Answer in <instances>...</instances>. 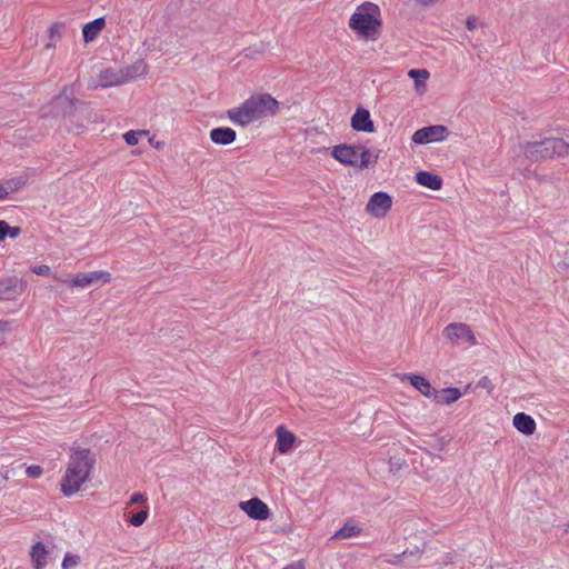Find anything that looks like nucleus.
<instances>
[{
	"instance_id": "nucleus-16",
	"label": "nucleus",
	"mask_w": 569,
	"mask_h": 569,
	"mask_svg": "<svg viewBox=\"0 0 569 569\" xmlns=\"http://www.w3.org/2000/svg\"><path fill=\"white\" fill-rule=\"evenodd\" d=\"M99 81L102 87H112L126 83V78H123L122 69L120 70H111L106 69L99 76Z\"/></svg>"
},
{
	"instance_id": "nucleus-7",
	"label": "nucleus",
	"mask_w": 569,
	"mask_h": 569,
	"mask_svg": "<svg viewBox=\"0 0 569 569\" xmlns=\"http://www.w3.org/2000/svg\"><path fill=\"white\" fill-rule=\"evenodd\" d=\"M443 336L452 342L465 341L471 346L476 345V337L470 327L466 323L453 322L448 325L443 329Z\"/></svg>"
},
{
	"instance_id": "nucleus-43",
	"label": "nucleus",
	"mask_w": 569,
	"mask_h": 569,
	"mask_svg": "<svg viewBox=\"0 0 569 569\" xmlns=\"http://www.w3.org/2000/svg\"><path fill=\"white\" fill-rule=\"evenodd\" d=\"M418 1L422 4H430V3L435 2L436 0H418Z\"/></svg>"
},
{
	"instance_id": "nucleus-40",
	"label": "nucleus",
	"mask_w": 569,
	"mask_h": 569,
	"mask_svg": "<svg viewBox=\"0 0 569 569\" xmlns=\"http://www.w3.org/2000/svg\"><path fill=\"white\" fill-rule=\"evenodd\" d=\"M10 330V322L6 320H0V331L6 332Z\"/></svg>"
},
{
	"instance_id": "nucleus-24",
	"label": "nucleus",
	"mask_w": 569,
	"mask_h": 569,
	"mask_svg": "<svg viewBox=\"0 0 569 569\" xmlns=\"http://www.w3.org/2000/svg\"><path fill=\"white\" fill-rule=\"evenodd\" d=\"M148 66L144 61L138 60L133 64L122 69L126 82L132 81L147 72Z\"/></svg>"
},
{
	"instance_id": "nucleus-38",
	"label": "nucleus",
	"mask_w": 569,
	"mask_h": 569,
	"mask_svg": "<svg viewBox=\"0 0 569 569\" xmlns=\"http://www.w3.org/2000/svg\"><path fill=\"white\" fill-rule=\"evenodd\" d=\"M21 233V228L20 227H11L10 226V230L8 231L7 236H9L10 238L14 239L17 237H19Z\"/></svg>"
},
{
	"instance_id": "nucleus-34",
	"label": "nucleus",
	"mask_w": 569,
	"mask_h": 569,
	"mask_svg": "<svg viewBox=\"0 0 569 569\" xmlns=\"http://www.w3.org/2000/svg\"><path fill=\"white\" fill-rule=\"evenodd\" d=\"M10 226L7 221L0 220V241H3L7 237Z\"/></svg>"
},
{
	"instance_id": "nucleus-17",
	"label": "nucleus",
	"mask_w": 569,
	"mask_h": 569,
	"mask_svg": "<svg viewBox=\"0 0 569 569\" xmlns=\"http://www.w3.org/2000/svg\"><path fill=\"white\" fill-rule=\"evenodd\" d=\"M295 435L287 430L284 427L280 426L277 429V448L280 453H287L293 442H295Z\"/></svg>"
},
{
	"instance_id": "nucleus-13",
	"label": "nucleus",
	"mask_w": 569,
	"mask_h": 569,
	"mask_svg": "<svg viewBox=\"0 0 569 569\" xmlns=\"http://www.w3.org/2000/svg\"><path fill=\"white\" fill-rule=\"evenodd\" d=\"M351 127L357 131L373 132L375 126L367 109L358 108L351 118Z\"/></svg>"
},
{
	"instance_id": "nucleus-23",
	"label": "nucleus",
	"mask_w": 569,
	"mask_h": 569,
	"mask_svg": "<svg viewBox=\"0 0 569 569\" xmlns=\"http://www.w3.org/2000/svg\"><path fill=\"white\" fill-rule=\"evenodd\" d=\"M48 551L41 542H37L32 546L30 556L33 562L34 569H43L47 566Z\"/></svg>"
},
{
	"instance_id": "nucleus-36",
	"label": "nucleus",
	"mask_w": 569,
	"mask_h": 569,
	"mask_svg": "<svg viewBox=\"0 0 569 569\" xmlns=\"http://www.w3.org/2000/svg\"><path fill=\"white\" fill-rule=\"evenodd\" d=\"M146 501V496L143 493H140V492H136L131 496V499H130V502L131 503H141Z\"/></svg>"
},
{
	"instance_id": "nucleus-5",
	"label": "nucleus",
	"mask_w": 569,
	"mask_h": 569,
	"mask_svg": "<svg viewBox=\"0 0 569 569\" xmlns=\"http://www.w3.org/2000/svg\"><path fill=\"white\" fill-rule=\"evenodd\" d=\"M111 274L108 271H92L87 273H77L74 276H67L64 278L54 274V279L64 283H70L72 287L88 288L97 283H106L110 280Z\"/></svg>"
},
{
	"instance_id": "nucleus-9",
	"label": "nucleus",
	"mask_w": 569,
	"mask_h": 569,
	"mask_svg": "<svg viewBox=\"0 0 569 569\" xmlns=\"http://www.w3.org/2000/svg\"><path fill=\"white\" fill-rule=\"evenodd\" d=\"M361 144H339L332 149V157L339 162L352 167H357L358 156Z\"/></svg>"
},
{
	"instance_id": "nucleus-41",
	"label": "nucleus",
	"mask_w": 569,
	"mask_h": 569,
	"mask_svg": "<svg viewBox=\"0 0 569 569\" xmlns=\"http://www.w3.org/2000/svg\"><path fill=\"white\" fill-rule=\"evenodd\" d=\"M9 479L8 475L0 471V487L4 486L7 480Z\"/></svg>"
},
{
	"instance_id": "nucleus-29",
	"label": "nucleus",
	"mask_w": 569,
	"mask_h": 569,
	"mask_svg": "<svg viewBox=\"0 0 569 569\" xmlns=\"http://www.w3.org/2000/svg\"><path fill=\"white\" fill-rule=\"evenodd\" d=\"M148 134V131L141 130V131H128L123 134L124 141L129 146H136L138 143V136Z\"/></svg>"
},
{
	"instance_id": "nucleus-37",
	"label": "nucleus",
	"mask_w": 569,
	"mask_h": 569,
	"mask_svg": "<svg viewBox=\"0 0 569 569\" xmlns=\"http://www.w3.org/2000/svg\"><path fill=\"white\" fill-rule=\"evenodd\" d=\"M565 256V260L558 262V268L560 269L569 268V247L566 248Z\"/></svg>"
},
{
	"instance_id": "nucleus-1",
	"label": "nucleus",
	"mask_w": 569,
	"mask_h": 569,
	"mask_svg": "<svg viewBox=\"0 0 569 569\" xmlns=\"http://www.w3.org/2000/svg\"><path fill=\"white\" fill-rule=\"evenodd\" d=\"M94 463L96 457L89 449H73L61 480L62 493L67 497L77 493L81 486L90 479Z\"/></svg>"
},
{
	"instance_id": "nucleus-18",
	"label": "nucleus",
	"mask_w": 569,
	"mask_h": 569,
	"mask_svg": "<svg viewBox=\"0 0 569 569\" xmlns=\"http://www.w3.org/2000/svg\"><path fill=\"white\" fill-rule=\"evenodd\" d=\"M361 527L355 520H348L343 527L331 536V540H342L357 537L361 533Z\"/></svg>"
},
{
	"instance_id": "nucleus-27",
	"label": "nucleus",
	"mask_w": 569,
	"mask_h": 569,
	"mask_svg": "<svg viewBox=\"0 0 569 569\" xmlns=\"http://www.w3.org/2000/svg\"><path fill=\"white\" fill-rule=\"evenodd\" d=\"M408 76L416 80L417 91H425V81L429 78V72L426 69H411L409 70Z\"/></svg>"
},
{
	"instance_id": "nucleus-19",
	"label": "nucleus",
	"mask_w": 569,
	"mask_h": 569,
	"mask_svg": "<svg viewBox=\"0 0 569 569\" xmlns=\"http://www.w3.org/2000/svg\"><path fill=\"white\" fill-rule=\"evenodd\" d=\"M416 180L419 184L431 190H440L442 187V179L429 171H420L416 174Z\"/></svg>"
},
{
	"instance_id": "nucleus-20",
	"label": "nucleus",
	"mask_w": 569,
	"mask_h": 569,
	"mask_svg": "<svg viewBox=\"0 0 569 569\" xmlns=\"http://www.w3.org/2000/svg\"><path fill=\"white\" fill-rule=\"evenodd\" d=\"M380 150H369L361 146L356 168L365 169L377 163Z\"/></svg>"
},
{
	"instance_id": "nucleus-26",
	"label": "nucleus",
	"mask_w": 569,
	"mask_h": 569,
	"mask_svg": "<svg viewBox=\"0 0 569 569\" xmlns=\"http://www.w3.org/2000/svg\"><path fill=\"white\" fill-rule=\"evenodd\" d=\"M406 378L410 380V383L419 390L423 396L430 397L432 395V387L430 382L423 378L422 376L418 375H406Z\"/></svg>"
},
{
	"instance_id": "nucleus-44",
	"label": "nucleus",
	"mask_w": 569,
	"mask_h": 569,
	"mask_svg": "<svg viewBox=\"0 0 569 569\" xmlns=\"http://www.w3.org/2000/svg\"><path fill=\"white\" fill-rule=\"evenodd\" d=\"M52 47H53V44H52V43H48V44H47V48H52Z\"/></svg>"
},
{
	"instance_id": "nucleus-39",
	"label": "nucleus",
	"mask_w": 569,
	"mask_h": 569,
	"mask_svg": "<svg viewBox=\"0 0 569 569\" xmlns=\"http://www.w3.org/2000/svg\"><path fill=\"white\" fill-rule=\"evenodd\" d=\"M468 30H475L477 28V19L475 17H468L466 21Z\"/></svg>"
},
{
	"instance_id": "nucleus-30",
	"label": "nucleus",
	"mask_w": 569,
	"mask_h": 569,
	"mask_svg": "<svg viewBox=\"0 0 569 569\" xmlns=\"http://www.w3.org/2000/svg\"><path fill=\"white\" fill-rule=\"evenodd\" d=\"M80 562V557L77 555L67 553L62 561V569L76 568Z\"/></svg>"
},
{
	"instance_id": "nucleus-33",
	"label": "nucleus",
	"mask_w": 569,
	"mask_h": 569,
	"mask_svg": "<svg viewBox=\"0 0 569 569\" xmlns=\"http://www.w3.org/2000/svg\"><path fill=\"white\" fill-rule=\"evenodd\" d=\"M32 271L38 276H47L50 273V267L47 264H39L33 267Z\"/></svg>"
},
{
	"instance_id": "nucleus-8",
	"label": "nucleus",
	"mask_w": 569,
	"mask_h": 569,
	"mask_svg": "<svg viewBox=\"0 0 569 569\" xmlns=\"http://www.w3.org/2000/svg\"><path fill=\"white\" fill-rule=\"evenodd\" d=\"M392 206V199L386 192L373 193L366 207L368 213L376 218H383Z\"/></svg>"
},
{
	"instance_id": "nucleus-3",
	"label": "nucleus",
	"mask_w": 569,
	"mask_h": 569,
	"mask_svg": "<svg viewBox=\"0 0 569 569\" xmlns=\"http://www.w3.org/2000/svg\"><path fill=\"white\" fill-rule=\"evenodd\" d=\"M525 154L535 160H543L552 157H569V143L560 138H548L542 141L528 142L525 146Z\"/></svg>"
},
{
	"instance_id": "nucleus-25",
	"label": "nucleus",
	"mask_w": 569,
	"mask_h": 569,
	"mask_svg": "<svg viewBox=\"0 0 569 569\" xmlns=\"http://www.w3.org/2000/svg\"><path fill=\"white\" fill-rule=\"evenodd\" d=\"M421 552L419 548H415L412 550H405L401 553H397L392 556V559L389 562L396 563H412L420 559Z\"/></svg>"
},
{
	"instance_id": "nucleus-35",
	"label": "nucleus",
	"mask_w": 569,
	"mask_h": 569,
	"mask_svg": "<svg viewBox=\"0 0 569 569\" xmlns=\"http://www.w3.org/2000/svg\"><path fill=\"white\" fill-rule=\"evenodd\" d=\"M61 29H62V24L60 23H54L53 26H51L49 32H50V38L53 39L54 37H58L60 38L61 37Z\"/></svg>"
},
{
	"instance_id": "nucleus-14",
	"label": "nucleus",
	"mask_w": 569,
	"mask_h": 569,
	"mask_svg": "<svg viewBox=\"0 0 569 569\" xmlns=\"http://www.w3.org/2000/svg\"><path fill=\"white\" fill-rule=\"evenodd\" d=\"M513 426L519 432L526 436H531L536 431V421L531 416L525 412H518L515 415Z\"/></svg>"
},
{
	"instance_id": "nucleus-21",
	"label": "nucleus",
	"mask_w": 569,
	"mask_h": 569,
	"mask_svg": "<svg viewBox=\"0 0 569 569\" xmlns=\"http://www.w3.org/2000/svg\"><path fill=\"white\" fill-rule=\"evenodd\" d=\"M436 402L441 405H449L457 401L461 397L458 388H446L432 393Z\"/></svg>"
},
{
	"instance_id": "nucleus-11",
	"label": "nucleus",
	"mask_w": 569,
	"mask_h": 569,
	"mask_svg": "<svg viewBox=\"0 0 569 569\" xmlns=\"http://www.w3.org/2000/svg\"><path fill=\"white\" fill-rule=\"evenodd\" d=\"M68 91L69 88L64 87L62 92L53 99V107L59 110L57 114L70 116L74 112L77 104L80 103V101L73 99Z\"/></svg>"
},
{
	"instance_id": "nucleus-6",
	"label": "nucleus",
	"mask_w": 569,
	"mask_h": 569,
	"mask_svg": "<svg viewBox=\"0 0 569 569\" xmlns=\"http://www.w3.org/2000/svg\"><path fill=\"white\" fill-rule=\"evenodd\" d=\"M448 136V128L441 124L429 126L417 130L412 141L418 144H426L435 141H442Z\"/></svg>"
},
{
	"instance_id": "nucleus-31",
	"label": "nucleus",
	"mask_w": 569,
	"mask_h": 569,
	"mask_svg": "<svg viewBox=\"0 0 569 569\" xmlns=\"http://www.w3.org/2000/svg\"><path fill=\"white\" fill-rule=\"evenodd\" d=\"M147 517H148V511L141 510L131 516L130 523L134 527H139L146 521Z\"/></svg>"
},
{
	"instance_id": "nucleus-22",
	"label": "nucleus",
	"mask_w": 569,
	"mask_h": 569,
	"mask_svg": "<svg viewBox=\"0 0 569 569\" xmlns=\"http://www.w3.org/2000/svg\"><path fill=\"white\" fill-rule=\"evenodd\" d=\"M104 24L106 21L103 18H97L93 21L87 23L82 29L84 41H93L99 32L104 28Z\"/></svg>"
},
{
	"instance_id": "nucleus-15",
	"label": "nucleus",
	"mask_w": 569,
	"mask_h": 569,
	"mask_svg": "<svg viewBox=\"0 0 569 569\" xmlns=\"http://www.w3.org/2000/svg\"><path fill=\"white\" fill-rule=\"evenodd\" d=\"M236 131L228 127H219L210 131V139L217 144H230L236 140Z\"/></svg>"
},
{
	"instance_id": "nucleus-12",
	"label": "nucleus",
	"mask_w": 569,
	"mask_h": 569,
	"mask_svg": "<svg viewBox=\"0 0 569 569\" xmlns=\"http://www.w3.org/2000/svg\"><path fill=\"white\" fill-rule=\"evenodd\" d=\"M26 283L17 277H10L0 281V299L10 300L20 295Z\"/></svg>"
},
{
	"instance_id": "nucleus-2",
	"label": "nucleus",
	"mask_w": 569,
	"mask_h": 569,
	"mask_svg": "<svg viewBox=\"0 0 569 569\" xmlns=\"http://www.w3.org/2000/svg\"><path fill=\"white\" fill-rule=\"evenodd\" d=\"M279 102L268 93L252 96L240 107L228 110V118L236 124L247 126L278 112Z\"/></svg>"
},
{
	"instance_id": "nucleus-32",
	"label": "nucleus",
	"mask_w": 569,
	"mask_h": 569,
	"mask_svg": "<svg viewBox=\"0 0 569 569\" xmlns=\"http://www.w3.org/2000/svg\"><path fill=\"white\" fill-rule=\"evenodd\" d=\"M26 473L30 478H38L42 473V469L39 466H30L27 468Z\"/></svg>"
},
{
	"instance_id": "nucleus-42",
	"label": "nucleus",
	"mask_w": 569,
	"mask_h": 569,
	"mask_svg": "<svg viewBox=\"0 0 569 569\" xmlns=\"http://www.w3.org/2000/svg\"><path fill=\"white\" fill-rule=\"evenodd\" d=\"M284 569H303V566L300 563L291 565Z\"/></svg>"
},
{
	"instance_id": "nucleus-4",
	"label": "nucleus",
	"mask_w": 569,
	"mask_h": 569,
	"mask_svg": "<svg viewBox=\"0 0 569 569\" xmlns=\"http://www.w3.org/2000/svg\"><path fill=\"white\" fill-rule=\"evenodd\" d=\"M378 14V6L366 2L351 16L349 27L358 33L368 37L380 26Z\"/></svg>"
},
{
	"instance_id": "nucleus-28",
	"label": "nucleus",
	"mask_w": 569,
	"mask_h": 569,
	"mask_svg": "<svg viewBox=\"0 0 569 569\" xmlns=\"http://www.w3.org/2000/svg\"><path fill=\"white\" fill-rule=\"evenodd\" d=\"M24 183L22 179L9 180L0 184V200L8 197V194L17 191Z\"/></svg>"
},
{
	"instance_id": "nucleus-10",
	"label": "nucleus",
	"mask_w": 569,
	"mask_h": 569,
	"mask_svg": "<svg viewBox=\"0 0 569 569\" xmlns=\"http://www.w3.org/2000/svg\"><path fill=\"white\" fill-rule=\"evenodd\" d=\"M239 507L248 517L254 520H266L270 515L268 506L259 498L241 501Z\"/></svg>"
}]
</instances>
